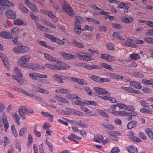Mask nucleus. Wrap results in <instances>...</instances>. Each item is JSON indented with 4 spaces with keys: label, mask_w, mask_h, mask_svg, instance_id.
<instances>
[{
    "label": "nucleus",
    "mask_w": 153,
    "mask_h": 153,
    "mask_svg": "<svg viewBox=\"0 0 153 153\" xmlns=\"http://www.w3.org/2000/svg\"><path fill=\"white\" fill-rule=\"evenodd\" d=\"M112 108L115 109L116 107H118L120 108L129 111V112H126L125 111H119L118 114L120 115L123 114L128 116H134L137 115V113L135 111L134 108L133 106H111Z\"/></svg>",
    "instance_id": "1"
},
{
    "label": "nucleus",
    "mask_w": 153,
    "mask_h": 153,
    "mask_svg": "<svg viewBox=\"0 0 153 153\" xmlns=\"http://www.w3.org/2000/svg\"><path fill=\"white\" fill-rule=\"evenodd\" d=\"M30 58V56L28 55L23 56L18 60L17 64L23 68H30V66L27 64Z\"/></svg>",
    "instance_id": "2"
},
{
    "label": "nucleus",
    "mask_w": 153,
    "mask_h": 153,
    "mask_svg": "<svg viewBox=\"0 0 153 153\" xmlns=\"http://www.w3.org/2000/svg\"><path fill=\"white\" fill-rule=\"evenodd\" d=\"M76 100H74L76 105H97L98 104L97 102L94 101L84 100L83 102L81 101V99L79 97H76Z\"/></svg>",
    "instance_id": "3"
},
{
    "label": "nucleus",
    "mask_w": 153,
    "mask_h": 153,
    "mask_svg": "<svg viewBox=\"0 0 153 153\" xmlns=\"http://www.w3.org/2000/svg\"><path fill=\"white\" fill-rule=\"evenodd\" d=\"M84 18L79 16H76L75 20L74 25V28L78 29L79 30L81 31L82 28H81V24L83 23Z\"/></svg>",
    "instance_id": "4"
},
{
    "label": "nucleus",
    "mask_w": 153,
    "mask_h": 153,
    "mask_svg": "<svg viewBox=\"0 0 153 153\" xmlns=\"http://www.w3.org/2000/svg\"><path fill=\"white\" fill-rule=\"evenodd\" d=\"M13 51L17 53H25L29 50L28 48L26 46H18L14 48L13 49Z\"/></svg>",
    "instance_id": "5"
},
{
    "label": "nucleus",
    "mask_w": 153,
    "mask_h": 153,
    "mask_svg": "<svg viewBox=\"0 0 153 153\" xmlns=\"http://www.w3.org/2000/svg\"><path fill=\"white\" fill-rule=\"evenodd\" d=\"M64 3L62 5V7L63 9L69 15H73L74 12L72 8L69 4H66Z\"/></svg>",
    "instance_id": "6"
},
{
    "label": "nucleus",
    "mask_w": 153,
    "mask_h": 153,
    "mask_svg": "<svg viewBox=\"0 0 153 153\" xmlns=\"http://www.w3.org/2000/svg\"><path fill=\"white\" fill-rule=\"evenodd\" d=\"M29 76L35 80H36L38 78H47V76L46 75L41 74L39 73H30L29 74Z\"/></svg>",
    "instance_id": "7"
},
{
    "label": "nucleus",
    "mask_w": 153,
    "mask_h": 153,
    "mask_svg": "<svg viewBox=\"0 0 153 153\" xmlns=\"http://www.w3.org/2000/svg\"><path fill=\"white\" fill-rule=\"evenodd\" d=\"M59 53L62 56L63 58L66 59H74L76 58L75 56L71 53H66L62 51L59 52Z\"/></svg>",
    "instance_id": "8"
},
{
    "label": "nucleus",
    "mask_w": 153,
    "mask_h": 153,
    "mask_svg": "<svg viewBox=\"0 0 153 153\" xmlns=\"http://www.w3.org/2000/svg\"><path fill=\"white\" fill-rule=\"evenodd\" d=\"M5 15L9 19H14L16 18V13L10 10H7L5 11Z\"/></svg>",
    "instance_id": "9"
},
{
    "label": "nucleus",
    "mask_w": 153,
    "mask_h": 153,
    "mask_svg": "<svg viewBox=\"0 0 153 153\" xmlns=\"http://www.w3.org/2000/svg\"><path fill=\"white\" fill-rule=\"evenodd\" d=\"M128 81L130 85L135 88L138 89H140L141 88L142 86L139 82L136 81H131L130 80H129Z\"/></svg>",
    "instance_id": "10"
},
{
    "label": "nucleus",
    "mask_w": 153,
    "mask_h": 153,
    "mask_svg": "<svg viewBox=\"0 0 153 153\" xmlns=\"http://www.w3.org/2000/svg\"><path fill=\"white\" fill-rule=\"evenodd\" d=\"M52 78L54 80L60 83H63L62 80L65 79L66 78L65 77H64L62 75L56 74H54L52 76Z\"/></svg>",
    "instance_id": "11"
},
{
    "label": "nucleus",
    "mask_w": 153,
    "mask_h": 153,
    "mask_svg": "<svg viewBox=\"0 0 153 153\" xmlns=\"http://www.w3.org/2000/svg\"><path fill=\"white\" fill-rule=\"evenodd\" d=\"M94 89L98 94H103L107 93L108 95H109L111 94L110 93H108L107 91L103 88L96 87H94Z\"/></svg>",
    "instance_id": "12"
},
{
    "label": "nucleus",
    "mask_w": 153,
    "mask_h": 153,
    "mask_svg": "<svg viewBox=\"0 0 153 153\" xmlns=\"http://www.w3.org/2000/svg\"><path fill=\"white\" fill-rule=\"evenodd\" d=\"M25 3L27 4L28 7L33 12H35L37 7L34 4L31 3L29 0H25Z\"/></svg>",
    "instance_id": "13"
},
{
    "label": "nucleus",
    "mask_w": 153,
    "mask_h": 153,
    "mask_svg": "<svg viewBox=\"0 0 153 153\" xmlns=\"http://www.w3.org/2000/svg\"><path fill=\"white\" fill-rule=\"evenodd\" d=\"M65 108L67 111L72 114H74L78 116H83V114L82 113L80 112L79 111L76 110L71 108Z\"/></svg>",
    "instance_id": "14"
},
{
    "label": "nucleus",
    "mask_w": 153,
    "mask_h": 153,
    "mask_svg": "<svg viewBox=\"0 0 153 153\" xmlns=\"http://www.w3.org/2000/svg\"><path fill=\"white\" fill-rule=\"evenodd\" d=\"M80 109L85 112L88 115L91 116H97V114L96 113L93 114L92 111H90L88 108L84 107V106H81Z\"/></svg>",
    "instance_id": "15"
},
{
    "label": "nucleus",
    "mask_w": 153,
    "mask_h": 153,
    "mask_svg": "<svg viewBox=\"0 0 153 153\" xmlns=\"http://www.w3.org/2000/svg\"><path fill=\"white\" fill-rule=\"evenodd\" d=\"M0 4L8 7H13L14 5L12 2L7 0H0Z\"/></svg>",
    "instance_id": "16"
},
{
    "label": "nucleus",
    "mask_w": 153,
    "mask_h": 153,
    "mask_svg": "<svg viewBox=\"0 0 153 153\" xmlns=\"http://www.w3.org/2000/svg\"><path fill=\"white\" fill-rule=\"evenodd\" d=\"M58 62L60 65V66H58V70L66 69L70 67L69 65L66 64L62 61Z\"/></svg>",
    "instance_id": "17"
},
{
    "label": "nucleus",
    "mask_w": 153,
    "mask_h": 153,
    "mask_svg": "<svg viewBox=\"0 0 153 153\" xmlns=\"http://www.w3.org/2000/svg\"><path fill=\"white\" fill-rule=\"evenodd\" d=\"M34 22L38 30L44 32H46L48 30V29L46 27L41 25L37 21H35Z\"/></svg>",
    "instance_id": "18"
},
{
    "label": "nucleus",
    "mask_w": 153,
    "mask_h": 153,
    "mask_svg": "<svg viewBox=\"0 0 153 153\" xmlns=\"http://www.w3.org/2000/svg\"><path fill=\"white\" fill-rule=\"evenodd\" d=\"M0 36L5 39H11L13 37V36L10 33L4 31L1 32L0 33Z\"/></svg>",
    "instance_id": "19"
},
{
    "label": "nucleus",
    "mask_w": 153,
    "mask_h": 153,
    "mask_svg": "<svg viewBox=\"0 0 153 153\" xmlns=\"http://www.w3.org/2000/svg\"><path fill=\"white\" fill-rule=\"evenodd\" d=\"M18 113L21 116V117L23 119H25V108L21 107L18 110Z\"/></svg>",
    "instance_id": "20"
},
{
    "label": "nucleus",
    "mask_w": 153,
    "mask_h": 153,
    "mask_svg": "<svg viewBox=\"0 0 153 153\" xmlns=\"http://www.w3.org/2000/svg\"><path fill=\"white\" fill-rule=\"evenodd\" d=\"M38 43L39 45L47 48L49 49L52 50H54V48L53 47L46 44V42L44 41H38Z\"/></svg>",
    "instance_id": "21"
},
{
    "label": "nucleus",
    "mask_w": 153,
    "mask_h": 153,
    "mask_svg": "<svg viewBox=\"0 0 153 153\" xmlns=\"http://www.w3.org/2000/svg\"><path fill=\"white\" fill-rule=\"evenodd\" d=\"M137 122L136 121H132L129 122L127 126L128 129H131L136 126Z\"/></svg>",
    "instance_id": "22"
},
{
    "label": "nucleus",
    "mask_w": 153,
    "mask_h": 153,
    "mask_svg": "<svg viewBox=\"0 0 153 153\" xmlns=\"http://www.w3.org/2000/svg\"><path fill=\"white\" fill-rule=\"evenodd\" d=\"M45 66L47 68L54 70H58V66L48 64H45Z\"/></svg>",
    "instance_id": "23"
},
{
    "label": "nucleus",
    "mask_w": 153,
    "mask_h": 153,
    "mask_svg": "<svg viewBox=\"0 0 153 153\" xmlns=\"http://www.w3.org/2000/svg\"><path fill=\"white\" fill-rule=\"evenodd\" d=\"M24 23V21L21 19L18 18L14 20L13 24L16 25H20Z\"/></svg>",
    "instance_id": "24"
},
{
    "label": "nucleus",
    "mask_w": 153,
    "mask_h": 153,
    "mask_svg": "<svg viewBox=\"0 0 153 153\" xmlns=\"http://www.w3.org/2000/svg\"><path fill=\"white\" fill-rule=\"evenodd\" d=\"M72 44L76 47H79L80 48H82L84 47V45L82 44L80 42H78L76 40L74 39L72 42Z\"/></svg>",
    "instance_id": "25"
},
{
    "label": "nucleus",
    "mask_w": 153,
    "mask_h": 153,
    "mask_svg": "<svg viewBox=\"0 0 153 153\" xmlns=\"http://www.w3.org/2000/svg\"><path fill=\"white\" fill-rule=\"evenodd\" d=\"M44 56L45 58L49 61L54 62L56 61V59L55 58L51 56L48 54L44 53Z\"/></svg>",
    "instance_id": "26"
},
{
    "label": "nucleus",
    "mask_w": 153,
    "mask_h": 153,
    "mask_svg": "<svg viewBox=\"0 0 153 153\" xmlns=\"http://www.w3.org/2000/svg\"><path fill=\"white\" fill-rule=\"evenodd\" d=\"M19 9L22 12L26 13L28 12V10L21 3L19 4Z\"/></svg>",
    "instance_id": "27"
},
{
    "label": "nucleus",
    "mask_w": 153,
    "mask_h": 153,
    "mask_svg": "<svg viewBox=\"0 0 153 153\" xmlns=\"http://www.w3.org/2000/svg\"><path fill=\"white\" fill-rule=\"evenodd\" d=\"M127 150L130 153H137V149L131 146L128 147Z\"/></svg>",
    "instance_id": "28"
},
{
    "label": "nucleus",
    "mask_w": 153,
    "mask_h": 153,
    "mask_svg": "<svg viewBox=\"0 0 153 153\" xmlns=\"http://www.w3.org/2000/svg\"><path fill=\"white\" fill-rule=\"evenodd\" d=\"M56 97L57 99L59 102L63 103H68V100L67 99L64 98L59 97L58 94H56Z\"/></svg>",
    "instance_id": "29"
},
{
    "label": "nucleus",
    "mask_w": 153,
    "mask_h": 153,
    "mask_svg": "<svg viewBox=\"0 0 153 153\" xmlns=\"http://www.w3.org/2000/svg\"><path fill=\"white\" fill-rule=\"evenodd\" d=\"M142 82L146 85H153V79H151L149 80L143 79L142 80Z\"/></svg>",
    "instance_id": "30"
},
{
    "label": "nucleus",
    "mask_w": 153,
    "mask_h": 153,
    "mask_svg": "<svg viewBox=\"0 0 153 153\" xmlns=\"http://www.w3.org/2000/svg\"><path fill=\"white\" fill-rule=\"evenodd\" d=\"M90 78L97 82H100L101 77L100 76L92 75L89 76Z\"/></svg>",
    "instance_id": "31"
},
{
    "label": "nucleus",
    "mask_w": 153,
    "mask_h": 153,
    "mask_svg": "<svg viewBox=\"0 0 153 153\" xmlns=\"http://www.w3.org/2000/svg\"><path fill=\"white\" fill-rule=\"evenodd\" d=\"M13 116L15 120V122L18 126L20 125V122L19 120L20 119V117L17 114L16 112L14 113L13 115Z\"/></svg>",
    "instance_id": "32"
},
{
    "label": "nucleus",
    "mask_w": 153,
    "mask_h": 153,
    "mask_svg": "<svg viewBox=\"0 0 153 153\" xmlns=\"http://www.w3.org/2000/svg\"><path fill=\"white\" fill-rule=\"evenodd\" d=\"M103 137L100 134H98L94 136V140L96 142H99L102 140Z\"/></svg>",
    "instance_id": "33"
},
{
    "label": "nucleus",
    "mask_w": 153,
    "mask_h": 153,
    "mask_svg": "<svg viewBox=\"0 0 153 153\" xmlns=\"http://www.w3.org/2000/svg\"><path fill=\"white\" fill-rule=\"evenodd\" d=\"M14 71L16 73V74L17 77H22V73L16 67H15L14 68Z\"/></svg>",
    "instance_id": "34"
},
{
    "label": "nucleus",
    "mask_w": 153,
    "mask_h": 153,
    "mask_svg": "<svg viewBox=\"0 0 153 153\" xmlns=\"http://www.w3.org/2000/svg\"><path fill=\"white\" fill-rule=\"evenodd\" d=\"M132 18L131 17H130L129 18L126 16H123L122 17L121 21L122 22L126 23H129L130 21H131Z\"/></svg>",
    "instance_id": "35"
},
{
    "label": "nucleus",
    "mask_w": 153,
    "mask_h": 153,
    "mask_svg": "<svg viewBox=\"0 0 153 153\" xmlns=\"http://www.w3.org/2000/svg\"><path fill=\"white\" fill-rule=\"evenodd\" d=\"M19 31V28L17 27H13L11 30V33L13 36L16 35Z\"/></svg>",
    "instance_id": "36"
},
{
    "label": "nucleus",
    "mask_w": 153,
    "mask_h": 153,
    "mask_svg": "<svg viewBox=\"0 0 153 153\" xmlns=\"http://www.w3.org/2000/svg\"><path fill=\"white\" fill-rule=\"evenodd\" d=\"M145 131L148 134L150 139L151 140L153 139V132L148 128L146 129Z\"/></svg>",
    "instance_id": "37"
},
{
    "label": "nucleus",
    "mask_w": 153,
    "mask_h": 153,
    "mask_svg": "<svg viewBox=\"0 0 153 153\" xmlns=\"http://www.w3.org/2000/svg\"><path fill=\"white\" fill-rule=\"evenodd\" d=\"M31 87L32 90L36 92H40L41 88L39 87L38 86L34 85H32Z\"/></svg>",
    "instance_id": "38"
},
{
    "label": "nucleus",
    "mask_w": 153,
    "mask_h": 153,
    "mask_svg": "<svg viewBox=\"0 0 153 153\" xmlns=\"http://www.w3.org/2000/svg\"><path fill=\"white\" fill-rule=\"evenodd\" d=\"M109 135H111L117 136L121 135L120 133L117 131H110L108 132Z\"/></svg>",
    "instance_id": "39"
},
{
    "label": "nucleus",
    "mask_w": 153,
    "mask_h": 153,
    "mask_svg": "<svg viewBox=\"0 0 153 153\" xmlns=\"http://www.w3.org/2000/svg\"><path fill=\"white\" fill-rule=\"evenodd\" d=\"M42 12L44 14H46L51 18L54 17V15L53 14L52 12L50 11L47 10H43Z\"/></svg>",
    "instance_id": "40"
},
{
    "label": "nucleus",
    "mask_w": 153,
    "mask_h": 153,
    "mask_svg": "<svg viewBox=\"0 0 153 153\" xmlns=\"http://www.w3.org/2000/svg\"><path fill=\"white\" fill-rule=\"evenodd\" d=\"M97 111L99 114L102 116L106 118H108L109 117L108 114L103 110H97Z\"/></svg>",
    "instance_id": "41"
},
{
    "label": "nucleus",
    "mask_w": 153,
    "mask_h": 153,
    "mask_svg": "<svg viewBox=\"0 0 153 153\" xmlns=\"http://www.w3.org/2000/svg\"><path fill=\"white\" fill-rule=\"evenodd\" d=\"M101 66L102 67L105 68L112 71L113 70V68L109 65L105 63H102L101 64Z\"/></svg>",
    "instance_id": "42"
},
{
    "label": "nucleus",
    "mask_w": 153,
    "mask_h": 153,
    "mask_svg": "<svg viewBox=\"0 0 153 153\" xmlns=\"http://www.w3.org/2000/svg\"><path fill=\"white\" fill-rule=\"evenodd\" d=\"M101 125L102 126H104L105 128L108 130H112L114 129V127L112 125L109 124H107L106 125L102 124Z\"/></svg>",
    "instance_id": "43"
},
{
    "label": "nucleus",
    "mask_w": 153,
    "mask_h": 153,
    "mask_svg": "<svg viewBox=\"0 0 153 153\" xmlns=\"http://www.w3.org/2000/svg\"><path fill=\"white\" fill-rule=\"evenodd\" d=\"M94 29V27L91 26H89L88 25H85L84 28H82L81 31L88 30V31H91Z\"/></svg>",
    "instance_id": "44"
},
{
    "label": "nucleus",
    "mask_w": 153,
    "mask_h": 153,
    "mask_svg": "<svg viewBox=\"0 0 153 153\" xmlns=\"http://www.w3.org/2000/svg\"><path fill=\"white\" fill-rule=\"evenodd\" d=\"M133 74L134 76L137 78H143L144 76L142 73L138 72H134Z\"/></svg>",
    "instance_id": "45"
},
{
    "label": "nucleus",
    "mask_w": 153,
    "mask_h": 153,
    "mask_svg": "<svg viewBox=\"0 0 153 153\" xmlns=\"http://www.w3.org/2000/svg\"><path fill=\"white\" fill-rule=\"evenodd\" d=\"M140 111L142 113H145L146 114H152V111L151 109L146 108H143L140 110Z\"/></svg>",
    "instance_id": "46"
},
{
    "label": "nucleus",
    "mask_w": 153,
    "mask_h": 153,
    "mask_svg": "<svg viewBox=\"0 0 153 153\" xmlns=\"http://www.w3.org/2000/svg\"><path fill=\"white\" fill-rule=\"evenodd\" d=\"M53 42H56V43L59 45L64 44V42L63 41L59 39L56 38H53Z\"/></svg>",
    "instance_id": "47"
},
{
    "label": "nucleus",
    "mask_w": 153,
    "mask_h": 153,
    "mask_svg": "<svg viewBox=\"0 0 153 153\" xmlns=\"http://www.w3.org/2000/svg\"><path fill=\"white\" fill-rule=\"evenodd\" d=\"M27 131V129L26 128H22L20 130L19 133V135L20 136H22Z\"/></svg>",
    "instance_id": "48"
},
{
    "label": "nucleus",
    "mask_w": 153,
    "mask_h": 153,
    "mask_svg": "<svg viewBox=\"0 0 153 153\" xmlns=\"http://www.w3.org/2000/svg\"><path fill=\"white\" fill-rule=\"evenodd\" d=\"M130 139L131 140L135 142H140L141 140L140 139L135 136L131 137H130Z\"/></svg>",
    "instance_id": "49"
},
{
    "label": "nucleus",
    "mask_w": 153,
    "mask_h": 153,
    "mask_svg": "<svg viewBox=\"0 0 153 153\" xmlns=\"http://www.w3.org/2000/svg\"><path fill=\"white\" fill-rule=\"evenodd\" d=\"M65 97L69 99H75L76 97V95L74 94H68L66 95Z\"/></svg>",
    "instance_id": "50"
},
{
    "label": "nucleus",
    "mask_w": 153,
    "mask_h": 153,
    "mask_svg": "<svg viewBox=\"0 0 153 153\" xmlns=\"http://www.w3.org/2000/svg\"><path fill=\"white\" fill-rule=\"evenodd\" d=\"M20 92H22L25 95H27V96H30L31 97H34V95L33 94H31L30 93L27 92L24 89H21Z\"/></svg>",
    "instance_id": "51"
},
{
    "label": "nucleus",
    "mask_w": 153,
    "mask_h": 153,
    "mask_svg": "<svg viewBox=\"0 0 153 153\" xmlns=\"http://www.w3.org/2000/svg\"><path fill=\"white\" fill-rule=\"evenodd\" d=\"M107 48L108 50L113 51L114 49L113 45L111 43H110L107 45Z\"/></svg>",
    "instance_id": "52"
},
{
    "label": "nucleus",
    "mask_w": 153,
    "mask_h": 153,
    "mask_svg": "<svg viewBox=\"0 0 153 153\" xmlns=\"http://www.w3.org/2000/svg\"><path fill=\"white\" fill-rule=\"evenodd\" d=\"M112 26L115 28L118 29H121L123 28L122 26L119 24H117V23H113L112 24Z\"/></svg>",
    "instance_id": "53"
},
{
    "label": "nucleus",
    "mask_w": 153,
    "mask_h": 153,
    "mask_svg": "<svg viewBox=\"0 0 153 153\" xmlns=\"http://www.w3.org/2000/svg\"><path fill=\"white\" fill-rule=\"evenodd\" d=\"M144 40L146 42L151 43H153V38L151 37H145L144 39Z\"/></svg>",
    "instance_id": "54"
},
{
    "label": "nucleus",
    "mask_w": 153,
    "mask_h": 153,
    "mask_svg": "<svg viewBox=\"0 0 153 153\" xmlns=\"http://www.w3.org/2000/svg\"><path fill=\"white\" fill-rule=\"evenodd\" d=\"M30 16L31 18L33 20H36L38 21L39 20V18L35 16L32 12L30 13Z\"/></svg>",
    "instance_id": "55"
},
{
    "label": "nucleus",
    "mask_w": 153,
    "mask_h": 153,
    "mask_svg": "<svg viewBox=\"0 0 153 153\" xmlns=\"http://www.w3.org/2000/svg\"><path fill=\"white\" fill-rule=\"evenodd\" d=\"M130 57L132 59H137L139 58L140 56L137 54H133L131 55Z\"/></svg>",
    "instance_id": "56"
},
{
    "label": "nucleus",
    "mask_w": 153,
    "mask_h": 153,
    "mask_svg": "<svg viewBox=\"0 0 153 153\" xmlns=\"http://www.w3.org/2000/svg\"><path fill=\"white\" fill-rule=\"evenodd\" d=\"M142 90L143 92L146 93H150L151 92V89L149 88L146 87L143 88Z\"/></svg>",
    "instance_id": "57"
},
{
    "label": "nucleus",
    "mask_w": 153,
    "mask_h": 153,
    "mask_svg": "<svg viewBox=\"0 0 153 153\" xmlns=\"http://www.w3.org/2000/svg\"><path fill=\"white\" fill-rule=\"evenodd\" d=\"M120 152V149L117 147L113 148L111 152V153H118Z\"/></svg>",
    "instance_id": "58"
},
{
    "label": "nucleus",
    "mask_w": 153,
    "mask_h": 153,
    "mask_svg": "<svg viewBox=\"0 0 153 153\" xmlns=\"http://www.w3.org/2000/svg\"><path fill=\"white\" fill-rule=\"evenodd\" d=\"M115 59V57L110 55H108V56H107V61L108 62H111Z\"/></svg>",
    "instance_id": "59"
},
{
    "label": "nucleus",
    "mask_w": 153,
    "mask_h": 153,
    "mask_svg": "<svg viewBox=\"0 0 153 153\" xmlns=\"http://www.w3.org/2000/svg\"><path fill=\"white\" fill-rule=\"evenodd\" d=\"M107 100L109 101L112 103H114L117 102L115 98L111 97H108Z\"/></svg>",
    "instance_id": "60"
},
{
    "label": "nucleus",
    "mask_w": 153,
    "mask_h": 153,
    "mask_svg": "<svg viewBox=\"0 0 153 153\" xmlns=\"http://www.w3.org/2000/svg\"><path fill=\"white\" fill-rule=\"evenodd\" d=\"M100 82H109L111 81L110 79L106 78H100Z\"/></svg>",
    "instance_id": "61"
},
{
    "label": "nucleus",
    "mask_w": 153,
    "mask_h": 153,
    "mask_svg": "<svg viewBox=\"0 0 153 153\" xmlns=\"http://www.w3.org/2000/svg\"><path fill=\"white\" fill-rule=\"evenodd\" d=\"M139 137L143 140H145L146 139V136L145 134L141 132H139Z\"/></svg>",
    "instance_id": "62"
},
{
    "label": "nucleus",
    "mask_w": 153,
    "mask_h": 153,
    "mask_svg": "<svg viewBox=\"0 0 153 153\" xmlns=\"http://www.w3.org/2000/svg\"><path fill=\"white\" fill-rule=\"evenodd\" d=\"M2 60L3 61L5 67H7L9 63L8 61L7 60V58L5 57L3 59H2Z\"/></svg>",
    "instance_id": "63"
},
{
    "label": "nucleus",
    "mask_w": 153,
    "mask_h": 153,
    "mask_svg": "<svg viewBox=\"0 0 153 153\" xmlns=\"http://www.w3.org/2000/svg\"><path fill=\"white\" fill-rule=\"evenodd\" d=\"M99 30L102 31H105L107 30V28L104 25H100L99 27Z\"/></svg>",
    "instance_id": "64"
}]
</instances>
